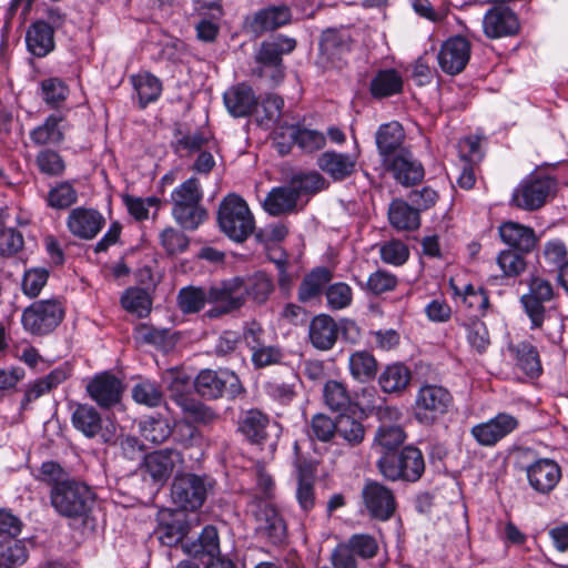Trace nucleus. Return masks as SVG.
<instances>
[{
  "instance_id": "13d9d810",
  "label": "nucleus",
  "mask_w": 568,
  "mask_h": 568,
  "mask_svg": "<svg viewBox=\"0 0 568 568\" xmlns=\"http://www.w3.org/2000/svg\"><path fill=\"white\" fill-rule=\"evenodd\" d=\"M78 193L69 182H60L47 195V204L52 209H67L74 204Z\"/></svg>"
},
{
  "instance_id": "603ef678",
  "label": "nucleus",
  "mask_w": 568,
  "mask_h": 568,
  "mask_svg": "<svg viewBox=\"0 0 568 568\" xmlns=\"http://www.w3.org/2000/svg\"><path fill=\"white\" fill-rule=\"evenodd\" d=\"M405 439L406 434L400 426L383 424L377 428L374 442L383 450L390 452L403 445Z\"/></svg>"
},
{
  "instance_id": "aec40b11",
  "label": "nucleus",
  "mask_w": 568,
  "mask_h": 568,
  "mask_svg": "<svg viewBox=\"0 0 568 568\" xmlns=\"http://www.w3.org/2000/svg\"><path fill=\"white\" fill-rule=\"evenodd\" d=\"M90 397L103 408H110L121 400L123 385L109 373L94 376L87 385Z\"/></svg>"
},
{
  "instance_id": "de8ad7c7",
  "label": "nucleus",
  "mask_w": 568,
  "mask_h": 568,
  "mask_svg": "<svg viewBox=\"0 0 568 568\" xmlns=\"http://www.w3.org/2000/svg\"><path fill=\"white\" fill-rule=\"evenodd\" d=\"M175 222L184 230H196L207 217V211L200 204L172 207Z\"/></svg>"
},
{
  "instance_id": "4468645a",
  "label": "nucleus",
  "mask_w": 568,
  "mask_h": 568,
  "mask_svg": "<svg viewBox=\"0 0 568 568\" xmlns=\"http://www.w3.org/2000/svg\"><path fill=\"white\" fill-rule=\"evenodd\" d=\"M71 420L73 427L88 438L99 436L103 443H112L115 438V426L110 423L103 427L102 417L93 406L78 405Z\"/></svg>"
},
{
  "instance_id": "8fccbe9b",
  "label": "nucleus",
  "mask_w": 568,
  "mask_h": 568,
  "mask_svg": "<svg viewBox=\"0 0 568 568\" xmlns=\"http://www.w3.org/2000/svg\"><path fill=\"white\" fill-rule=\"evenodd\" d=\"M323 395L326 405L335 412L346 410L352 404L346 385L337 381H328L324 385Z\"/></svg>"
},
{
  "instance_id": "bb28decb",
  "label": "nucleus",
  "mask_w": 568,
  "mask_h": 568,
  "mask_svg": "<svg viewBox=\"0 0 568 568\" xmlns=\"http://www.w3.org/2000/svg\"><path fill=\"white\" fill-rule=\"evenodd\" d=\"M223 99L227 111L235 118L246 116L257 108V98L254 90L244 82L226 90Z\"/></svg>"
},
{
  "instance_id": "20e7f679",
  "label": "nucleus",
  "mask_w": 568,
  "mask_h": 568,
  "mask_svg": "<svg viewBox=\"0 0 568 568\" xmlns=\"http://www.w3.org/2000/svg\"><path fill=\"white\" fill-rule=\"evenodd\" d=\"M213 487L214 481L207 476L179 474L171 485V499L181 510L194 511L203 506Z\"/></svg>"
},
{
  "instance_id": "72a5a7b5",
  "label": "nucleus",
  "mask_w": 568,
  "mask_h": 568,
  "mask_svg": "<svg viewBox=\"0 0 568 568\" xmlns=\"http://www.w3.org/2000/svg\"><path fill=\"white\" fill-rule=\"evenodd\" d=\"M412 379L410 369L400 363L387 365L378 377V384L386 394H402Z\"/></svg>"
},
{
  "instance_id": "f257e3e1",
  "label": "nucleus",
  "mask_w": 568,
  "mask_h": 568,
  "mask_svg": "<svg viewBox=\"0 0 568 568\" xmlns=\"http://www.w3.org/2000/svg\"><path fill=\"white\" fill-rule=\"evenodd\" d=\"M528 288V293L520 297V303L530 320V328L540 329L549 342L559 343L564 333V321L560 315L547 311L544 305L555 296L552 284L548 280L535 275L529 278Z\"/></svg>"
},
{
  "instance_id": "ddd939ff",
  "label": "nucleus",
  "mask_w": 568,
  "mask_h": 568,
  "mask_svg": "<svg viewBox=\"0 0 568 568\" xmlns=\"http://www.w3.org/2000/svg\"><path fill=\"white\" fill-rule=\"evenodd\" d=\"M518 426L519 422L515 416L508 413H499L487 422L474 425L470 428V435L478 445L493 447L515 432Z\"/></svg>"
},
{
  "instance_id": "864d4df0",
  "label": "nucleus",
  "mask_w": 568,
  "mask_h": 568,
  "mask_svg": "<svg viewBox=\"0 0 568 568\" xmlns=\"http://www.w3.org/2000/svg\"><path fill=\"white\" fill-rule=\"evenodd\" d=\"M38 170L48 176H61L65 171V163L59 152L43 149L36 155Z\"/></svg>"
},
{
  "instance_id": "4c0bfd02",
  "label": "nucleus",
  "mask_w": 568,
  "mask_h": 568,
  "mask_svg": "<svg viewBox=\"0 0 568 568\" xmlns=\"http://www.w3.org/2000/svg\"><path fill=\"white\" fill-rule=\"evenodd\" d=\"M69 375V368L58 367L50 372L47 376L31 383L26 390L24 398L22 400V407H26L27 404L49 393L51 389L64 382Z\"/></svg>"
},
{
  "instance_id": "c9c22d12",
  "label": "nucleus",
  "mask_w": 568,
  "mask_h": 568,
  "mask_svg": "<svg viewBox=\"0 0 568 568\" xmlns=\"http://www.w3.org/2000/svg\"><path fill=\"white\" fill-rule=\"evenodd\" d=\"M388 220L390 225L399 231H413L420 225V217L417 210L398 199L389 204Z\"/></svg>"
},
{
  "instance_id": "cd10ccee",
  "label": "nucleus",
  "mask_w": 568,
  "mask_h": 568,
  "mask_svg": "<svg viewBox=\"0 0 568 568\" xmlns=\"http://www.w3.org/2000/svg\"><path fill=\"white\" fill-rule=\"evenodd\" d=\"M498 231L501 241L520 253L531 252L538 243L534 229L517 222H504Z\"/></svg>"
},
{
  "instance_id": "412c9836",
  "label": "nucleus",
  "mask_w": 568,
  "mask_h": 568,
  "mask_svg": "<svg viewBox=\"0 0 568 568\" xmlns=\"http://www.w3.org/2000/svg\"><path fill=\"white\" fill-rule=\"evenodd\" d=\"M183 463L180 452L175 449H160L144 457V470L154 483L163 484L173 473L174 468Z\"/></svg>"
},
{
  "instance_id": "49530a36",
  "label": "nucleus",
  "mask_w": 568,
  "mask_h": 568,
  "mask_svg": "<svg viewBox=\"0 0 568 568\" xmlns=\"http://www.w3.org/2000/svg\"><path fill=\"white\" fill-rule=\"evenodd\" d=\"M462 326L466 331V338L470 347L479 354L485 353L490 345V337L486 324L477 316H474L463 322Z\"/></svg>"
},
{
  "instance_id": "3c124183",
  "label": "nucleus",
  "mask_w": 568,
  "mask_h": 568,
  "mask_svg": "<svg viewBox=\"0 0 568 568\" xmlns=\"http://www.w3.org/2000/svg\"><path fill=\"white\" fill-rule=\"evenodd\" d=\"M347 445L354 447L359 445L365 438L364 425L348 415H342L337 418L336 434Z\"/></svg>"
},
{
  "instance_id": "a18cd8bd",
  "label": "nucleus",
  "mask_w": 568,
  "mask_h": 568,
  "mask_svg": "<svg viewBox=\"0 0 568 568\" xmlns=\"http://www.w3.org/2000/svg\"><path fill=\"white\" fill-rule=\"evenodd\" d=\"M203 199V191L200 181L195 176H191L171 193L173 207L183 205L200 204Z\"/></svg>"
},
{
  "instance_id": "6ab92c4d",
  "label": "nucleus",
  "mask_w": 568,
  "mask_h": 568,
  "mask_svg": "<svg viewBox=\"0 0 568 568\" xmlns=\"http://www.w3.org/2000/svg\"><path fill=\"white\" fill-rule=\"evenodd\" d=\"M291 19L292 12L287 6H270L247 18L245 26L250 32L261 36L287 24Z\"/></svg>"
},
{
  "instance_id": "338daca9",
  "label": "nucleus",
  "mask_w": 568,
  "mask_h": 568,
  "mask_svg": "<svg viewBox=\"0 0 568 568\" xmlns=\"http://www.w3.org/2000/svg\"><path fill=\"white\" fill-rule=\"evenodd\" d=\"M164 382L171 392L172 398L181 406L184 400H190L184 396L189 389L191 378L185 373L180 371H170L164 376Z\"/></svg>"
},
{
  "instance_id": "b1692460",
  "label": "nucleus",
  "mask_w": 568,
  "mask_h": 568,
  "mask_svg": "<svg viewBox=\"0 0 568 568\" xmlns=\"http://www.w3.org/2000/svg\"><path fill=\"white\" fill-rule=\"evenodd\" d=\"M484 33L490 38H501L515 34L519 29L516 14L506 7H494L483 19Z\"/></svg>"
},
{
  "instance_id": "a19ab883",
  "label": "nucleus",
  "mask_w": 568,
  "mask_h": 568,
  "mask_svg": "<svg viewBox=\"0 0 568 568\" xmlns=\"http://www.w3.org/2000/svg\"><path fill=\"white\" fill-rule=\"evenodd\" d=\"M369 90L375 98H387L402 92L403 79L394 69L381 70L372 79Z\"/></svg>"
},
{
  "instance_id": "5701e85b",
  "label": "nucleus",
  "mask_w": 568,
  "mask_h": 568,
  "mask_svg": "<svg viewBox=\"0 0 568 568\" xmlns=\"http://www.w3.org/2000/svg\"><path fill=\"white\" fill-rule=\"evenodd\" d=\"M529 485L540 494L550 493L561 478L559 465L548 458L538 459L526 468Z\"/></svg>"
},
{
  "instance_id": "7ed1b4c3",
  "label": "nucleus",
  "mask_w": 568,
  "mask_h": 568,
  "mask_svg": "<svg viewBox=\"0 0 568 568\" xmlns=\"http://www.w3.org/2000/svg\"><path fill=\"white\" fill-rule=\"evenodd\" d=\"M220 230L232 241L243 243L255 230V220L246 201L237 194H227L217 210Z\"/></svg>"
},
{
  "instance_id": "f8f14e48",
  "label": "nucleus",
  "mask_w": 568,
  "mask_h": 568,
  "mask_svg": "<svg viewBox=\"0 0 568 568\" xmlns=\"http://www.w3.org/2000/svg\"><path fill=\"white\" fill-rule=\"evenodd\" d=\"M555 190V181L550 178H536L524 181L514 191L511 203L521 210L540 209Z\"/></svg>"
},
{
  "instance_id": "4d7b16f0",
  "label": "nucleus",
  "mask_w": 568,
  "mask_h": 568,
  "mask_svg": "<svg viewBox=\"0 0 568 568\" xmlns=\"http://www.w3.org/2000/svg\"><path fill=\"white\" fill-rule=\"evenodd\" d=\"M290 136L305 152H314L325 146L324 134L316 130L290 128Z\"/></svg>"
},
{
  "instance_id": "2f4dec72",
  "label": "nucleus",
  "mask_w": 568,
  "mask_h": 568,
  "mask_svg": "<svg viewBox=\"0 0 568 568\" xmlns=\"http://www.w3.org/2000/svg\"><path fill=\"white\" fill-rule=\"evenodd\" d=\"M26 42L33 55L45 57L54 48L52 27L43 20L33 22L27 31Z\"/></svg>"
},
{
  "instance_id": "6e6552de",
  "label": "nucleus",
  "mask_w": 568,
  "mask_h": 568,
  "mask_svg": "<svg viewBox=\"0 0 568 568\" xmlns=\"http://www.w3.org/2000/svg\"><path fill=\"white\" fill-rule=\"evenodd\" d=\"M242 284L240 278H232L206 288L207 304L212 307L205 312L204 316L217 318L241 308L244 305Z\"/></svg>"
},
{
  "instance_id": "f3484780",
  "label": "nucleus",
  "mask_w": 568,
  "mask_h": 568,
  "mask_svg": "<svg viewBox=\"0 0 568 568\" xmlns=\"http://www.w3.org/2000/svg\"><path fill=\"white\" fill-rule=\"evenodd\" d=\"M190 528L191 524L183 511L165 510L160 514L155 535L162 545L173 547L185 542L184 537L189 534Z\"/></svg>"
},
{
  "instance_id": "5fc2aeb1",
  "label": "nucleus",
  "mask_w": 568,
  "mask_h": 568,
  "mask_svg": "<svg viewBox=\"0 0 568 568\" xmlns=\"http://www.w3.org/2000/svg\"><path fill=\"white\" fill-rule=\"evenodd\" d=\"M273 290L272 278L263 272L255 273L245 285V293L257 304L265 303Z\"/></svg>"
},
{
  "instance_id": "f03ea898",
  "label": "nucleus",
  "mask_w": 568,
  "mask_h": 568,
  "mask_svg": "<svg viewBox=\"0 0 568 568\" xmlns=\"http://www.w3.org/2000/svg\"><path fill=\"white\" fill-rule=\"evenodd\" d=\"M50 500L60 516L85 519L95 505V494L82 481L65 479L51 487Z\"/></svg>"
},
{
  "instance_id": "0e129e2a",
  "label": "nucleus",
  "mask_w": 568,
  "mask_h": 568,
  "mask_svg": "<svg viewBox=\"0 0 568 568\" xmlns=\"http://www.w3.org/2000/svg\"><path fill=\"white\" fill-rule=\"evenodd\" d=\"M523 254L517 250H505L499 253L497 263L506 276H517L526 270Z\"/></svg>"
},
{
  "instance_id": "09e8293b",
  "label": "nucleus",
  "mask_w": 568,
  "mask_h": 568,
  "mask_svg": "<svg viewBox=\"0 0 568 568\" xmlns=\"http://www.w3.org/2000/svg\"><path fill=\"white\" fill-rule=\"evenodd\" d=\"M132 82L142 108L155 101L161 94L162 85L160 80L150 73L133 77Z\"/></svg>"
},
{
  "instance_id": "c03bdc74",
  "label": "nucleus",
  "mask_w": 568,
  "mask_h": 568,
  "mask_svg": "<svg viewBox=\"0 0 568 568\" xmlns=\"http://www.w3.org/2000/svg\"><path fill=\"white\" fill-rule=\"evenodd\" d=\"M176 303L183 314L199 313L207 303L206 288L192 285L182 287L178 293Z\"/></svg>"
},
{
  "instance_id": "2eb2a0df",
  "label": "nucleus",
  "mask_w": 568,
  "mask_h": 568,
  "mask_svg": "<svg viewBox=\"0 0 568 568\" xmlns=\"http://www.w3.org/2000/svg\"><path fill=\"white\" fill-rule=\"evenodd\" d=\"M356 328L354 322L345 321L342 324L343 331ZM341 326L328 315L315 316L308 326V338L311 344L320 351H329L337 342Z\"/></svg>"
},
{
  "instance_id": "e2e57ef3",
  "label": "nucleus",
  "mask_w": 568,
  "mask_h": 568,
  "mask_svg": "<svg viewBox=\"0 0 568 568\" xmlns=\"http://www.w3.org/2000/svg\"><path fill=\"white\" fill-rule=\"evenodd\" d=\"M122 306L140 317L146 315L151 308L148 293L142 288H129L121 298Z\"/></svg>"
},
{
  "instance_id": "58836bf2",
  "label": "nucleus",
  "mask_w": 568,
  "mask_h": 568,
  "mask_svg": "<svg viewBox=\"0 0 568 568\" xmlns=\"http://www.w3.org/2000/svg\"><path fill=\"white\" fill-rule=\"evenodd\" d=\"M509 351L516 359V365L526 375L531 377L541 373V364L537 348L528 342H519L509 346Z\"/></svg>"
},
{
  "instance_id": "c85d7f7f",
  "label": "nucleus",
  "mask_w": 568,
  "mask_h": 568,
  "mask_svg": "<svg viewBox=\"0 0 568 568\" xmlns=\"http://www.w3.org/2000/svg\"><path fill=\"white\" fill-rule=\"evenodd\" d=\"M69 128L65 115L52 113L44 122L30 131V140L39 146L59 145L64 141V131Z\"/></svg>"
},
{
  "instance_id": "79ce46f5",
  "label": "nucleus",
  "mask_w": 568,
  "mask_h": 568,
  "mask_svg": "<svg viewBox=\"0 0 568 568\" xmlns=\"http://www.w3.org/2000/svg\"><path fill=\"white\" fill-rule=\"evenodd\" d=\"M348 368L354 379L365 383L376 376L377 362L371 353L366 351H358L351 354L348 358Z\"/></svg>"
},
{
  "instance_id": "473e14b6",
  "label": "nucleus",
  "mask_w": 568,
  "mask_h": 568,
  "mask_svg": "<svg viewBox=\"0 0 568 568\" xmlns=\"http://www.w3.org/2000/svg\"><path fill=\"white\" fill-rule=\"evenodd\" d=\"M296 47V40L285 36L262 42L256 54L257 64H283L282 57L291 53Z\"/></svg>"
},
{
  "instance_id": "393cba45",
  "label": "nucleus",
  "mask_w": 568,
  "mask_h": 568,
  "mask_svg": "<svg viewBox=\"0 0 568 568\" xmlns=\"http://www.w3.org/2000/svg\"><path fill=\"white\" fill-rule=\"evenodd\" d=\"M376 145L383 163L396 156L402 151H407L404 148L405 132L402 124L397 121H392L379 126L376 132Z\"/></svg>"
},
{
  "instance_id": "6e6d98bb",
  "label": "nucleus",
  "mask_w": 568,
  "mask_h": 568,
  "mask_svg": "<svg viewBox=\"0 0 568 568\" xmlns=\"http://www.w3.org/2000/svg\"><path fill=\"white\" fill-rule=\"evenodd\" d=\"M140 433L145 440L161 444L170 437L172 430L165 419L148 417L140 422Z\"/></svg>"
},
{
  "instance_id": "680f3d73",
  "label": "nucleus",
  "mask_w": 568,
  "mask_h": 568,
  "mask_svg": "<svg viewBox=\"0 0 568 568\" xmlns=\"http://www.w3.org/2000/svg\"><path fill=\"white\" fill-rule=\"evenodd\" d=\"M132 397L138 404L156 407L161 405L163 394L154 382L143 381L132 388Z\"/></svg>"
},
{
  "instance_id": "0eeeda50",
  "label": "nucleus",
  "mask_w": 568,
  "mask_h": 568,
  "mask_svg": "<svg viewBox=\"0 0 568 568\" xmlns=\"http://www.w3.org/2000/svg\"><path fill=\"white\" fill-rule=\"evenodd\" d=\"M452 403L453 397L445 387L426 384L416 394L415 417L424 425H432L448 412Z\"/></svg>"
},
{
  "instance_id": "052dcab7",
  "label": "nucleus",
  "mask_w": 568,
  "mask_h": 568,
  "mask_svg": "<svg viewBox=\"0 0 568 568\" xmlns=\"http://www.w3.org/2000/svg\"><path fill=\"white\" fill-rule=\"evenodd\" d=\"M160 243L168 255L184 253L190 244L189 237L174 227H166L160 233Z\"/></svg>"
},
{
  "instance_id": "a878e982",
  "label": "nucleus",
  "mask_w": 568,
  "mask_h": 568,
  "mask_svg": "<svg viewBox=\"0 0 568 568\" xmlns=\"http://www.w3.org/2000/svg\"><path fill=\"white\" fill-rule=\"evenodd\" d=\"M384 165L393 173L394 179L404 186L417 184L424 179L425 172L422 163L415 160L408 150L393 156Z\"/></svg>"
},
{
  "instance_id": "e433bc0d",
  "label": "nucleus",
  "mask_w": 568,
  "mask_h": 568,
  "mask_svg": "<svg viewBox=\"0 0 568 568\" xmlns=\"http://www.w3.org/2000/svg\"><path fill=\"white\" fill-rule=\"evenodd\" d=\"M182 548L190 556L206 555L214 558L220 554V539L216 528L214 526L204 527L196 540L183 542Z\"/></svg>"
},
{
  "instance_id": "f704fd0d",
  "label": "nucleus",
  "mask_w": 568,
  "mask_h": 568,
  "mask_svg": "<svg viewBox=\"0 0 568 568\" xmlns=\"http://www.w3.org/2000/svg\"><path fill=\"white\" fill-rule=\"evenodd\" d=\"M39 97L50 109H62L70 95L69 85L58 77L44 78L39 82Z\"/></svg>"
},
{
  "instance_id": "423d86ee",
  "label": "nucleus",
  "mask_w": 568,
  "mask_h": 568,
  "mask_svg": "<svg viewBox=\"0 0 568 568\" xmlns=\"http://www.w3.org/2000/svg\"><path fill=\"white\" fill-rule=\"evenodd\" d=\"M64 317V307L57 298L40 300L24 308L21 317L23 328L32 335L53 332Z\"/></svg>"
},
{
  "instance_id": "dca6fc26",
  "label": "nucleus",
  "mask_w": 568,
  "mask_h": 568,
  "mask_svg": "<svg viewBox=\"0 0 568 568\" xmlns=\"http://www.w3.org/2000/svg\"><path fill=\"white\" fill-rule=\"evenodd\" d=\"M351 45V36L346 30H326L321 38L317 63L323 68L338 67V62L349 52Z\"/></svg>"
},
{
  "instance_id": "9b49d317",
  "label": "nucleus",
  "mask_w": 568,
  "mask_h": 568,
  "mask_svg": "<svg viewBox=\"0 0 568 568\" xmlns=\"http://www.w3.org/2000/svg\"><path fill=\"white\" fill-rule=\"evenodd\" d=\"M362 499L368 515L376 520L387 521L396 511L393 490L381 483L367 481L362 489Z\"/></svg>"
},
{
  "instance_id": "1a4fd4ad",
  "label": "nucleus",
  "mask_w": 568,
  "mask_h": 568,
  "mask_svg": "<svg viewBox=\"0 0 568 568\" xmlns=\"http://www.w3.org/2000/svg\"><path fill=\"white\" fill-rule=\"evenodd\" d=\"M193 384L196 393L207 399L235 397L242 390L239 377L227 369H202Z\"/></svg>"
},
{
  "instance_id": "69168bd1",
  "label": "nucleus",
  "mask_w": 568,
  "mask_h": 568,
  "mask_svg": "<svg viewBox=\"0 0 568 568\" xmlns=\"http://www.w3.org/2000/svg\"><path fill=\"white\" fill-rule=\"evenodd\" d=\"M337 420L324 414H316L312 417L308 435L321 442H328L336 434Z\"/></svg>"
},
{
  "instance_id": "4be33fe9",
  "label": "nucleus",
  "mask_w": 568,
  "mask_h": 568,
  "mask_svg": "<svg viewBox=\"0 0 568 568\" xmlns=\"http://www.w3.org/2000/svg\"><path fill=\"white\" fill-rule=\"evenodd\" d=\"M104 222V217L99 211L77 207L69 213L67 226L74 236L92 240L102 230Z\"/></svg>"
},
{
  "instance_id": "a211bd4d",
  "label": "nucleus",
  "mask_w": 568,
  "mask_h": 568,
  "mask_svg": "<svg viewBox=\"0 0 568 568\" xmlns=\"http://www.w3.org/2000/svg\"><path fill=\"white\" fill-rule=\"evenodd\" d=\"M470 58V44L463 37H454L445 41L438 53V63L448 74H457L467 65Z\"/></svg>"
},
{
  "instance_id": "bf43d9fd",
  "label": "nucleus",
  "mask_w": 568,
  "mask_h": 568,
  "mask_svg": "<svg viewBox=\"0 0 568 568\" xmlns=\"http://www.w3.org/2000/svg\"><path fill=\"white\" fill-rule=\"evenodd\" d=\"M298 199L302 195L314 194L327 187L326 180L317 172L295 175L291 179Z\"/></svg>"
},
{
  "instance_id": "9d476101",
  "label": "nucleus",
  "mask_w": 568,
  "mask_h": 568,
  "mask_svg": "<svg viewBox=\"0 0 568 568\" xmlns=\"http://www.w3.org/2000/svg\"><path fill=\"white\" fill-rule=\"evenodd\" d=\"M247 511L256 521V529L273 542H281L286 536V524L275 505L257 496L251 498Z\"/></svg>"
},
{
  "instance_id": "774afa93",
  "label": "nucleus",
  "mask_w": 568,
  "mask_h": 568,
  "mask_svg": "<svg viewBox=\"0 0 568 568\" xmlns=\"http://www.w3.org/2000/svg\"><path fill=\"white\" fill-rule=\"evenodd\" d=\"M397 285V277L384 270L372 273L365 284V290L374 295L393 291Z\"/></svg>"
},
{
  "instance_id": "7c9ffc66",
  "label": "nucleus",
  "mask_w": 568,
  "mask_h": 568,
  "mask_svg": "<svg viewBox=\"0 0 568 568\" xmlns=\"http://www.w3.org/2000/svg\"><path fill=\"white\" fill-rule=\"evenodd\" d=\"M297 201L298 196L290 182L286 185L273 187L267 193L263 207L268 214L278 216L294 212Z\"/></svg>"
},
{
  "instance_id": "c756f323",
  "label": "nucleus",
  "mask_w": 568,
  "mask_h": 568,
  "mask_svg": "<svg viewBox=\"0 0 568 568\" xmlns=\"http://www.w3.org/2000/svg\"><path fill=\"white\" fill-rule=\"evenodd\" d=\"M318 168L335 181L349 178L357 165V158L347 153L326 151L317 159Z\"/></svg>"
},
{
  "instance_id": "37998d69",
  "label": "nucleus",
  "mask_w": 568,
  "mask_h": 568,
  "mask_svg": "<svg viewBox=\"0 0 568 568\" xmlns=\"http://www.w3.org/2000/svg\"><path fill=\"white\" fill-rule=\"evenodd\" d=\"M331 278L332 273L327 267H317L313 270L301 283L298 288L300 301L307 302L318 296Z\"/></svg>"
},
{
  "instance_id": "39448f33",
  "label": "nucleus",
  "mask_w": 568,
  "mask_h": 568,
  "mask_svg": "<svg viewBox=\"0 0 568 568\" xmlns=\"http://www.w3.org/2000/svg\"><path fill=\"white\" fill-rule=\"evenodd\" d=\"M382 475L389 480H418L425 470L422 452L414 446L404 447L398 455L385 454L377 463Z\"/></svg>"
},
{
  "instance_id": "ea45409f",
  "label": "nucleus",
  "mask_w": 568,
  "mask_h": 568,
  "mask_svg": "<svg viewBox=\"0 0 568 568\" xmlns=\"http://www.w3.org/2000/svg\"><path fill=\"white\" fill-rule=\"evenodd\" d=\"M268 417L257 409L247 410L240 420V430L252 443L261 444L267 436Z\"/></svg>"
}]
</instances>
